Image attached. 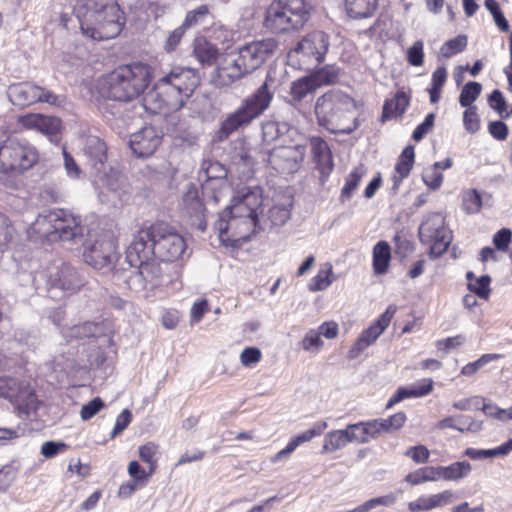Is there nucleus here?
Returning a JSON list of instances; mask_svg holds the SVG:
<instances>
[{"label": "nucleus", "mask_w": 512, "mask_h": 512, "mask_svg": "<svg viewBox=\"0 0 512 512\" xmlns=\"http://www.w3.org/2000/svg\"><path fill=\"white\" fill-rule=\"evenodd\" d=\"M200 84L198 72L189 67H174L158 79L144 94L142 106L150 114H168L179 111Z\"/></svg>", "instance_id": "nucleus-1"}, {"label": "nucleus", "mask_w": 512, "mask_h": 512, "mask_svg": "<svg viewBox=\"0 0 512 512\" xmlns=\"http://www.w3.org/2000/svg\"><path fill=\"white\" fill-rule=\"evenodd\" d=\"M82 34L94 41L117 37L126 17L117 0H76L73 6Z\"/></svg>", "instance_id": "nucleus-2"}, {"label": "nucleus", "mask_w": 512, "mask_h": 512, "mask_svg": "<svg viewBox=\"0 0 512 512\" xmlns=\"http://www.w3.org/2000/svg\"><path fill=\"white\" fill-rule=\"evenodd\" d=\"M185 251L184 238L164 222L140 229L130 242L132 259H139L141 252L146 253L144 257L157 256L162 262H174L180 259Z\"/></svg>", "instance_id": "nucleus-3"}, {"label": "nucleus", "mask_w": 512, "mask_h": 512, "mask_svg": "<svg viewBox=\"0 0 512 512\" xmlns=\"http://www.w3.org/2000/svg\"><path fill=\"white\" fill-rule=\"evenodd\" d=\"M153 78V69L142 62L121 65L97 82L99 94L106 99L130 102L141 96Z\"/></svg>", "instance_id": "nucleus-4"}, {"label": "nucleus", "mask_w": 512, "mask_h": 512, "mask_svg": "<svg viewBox=\"0 0 512 512\" xmlns=\"http://www.w3.org/2000/svg\"><path fill=\"white\" fill-rule=\"evenodd\" d=\"M355 110V100L337 89L320 96L315 104L319 125L333 134H350L358 128L359 121L354 116Z\"/></svg>", "instance_id": "nucleus-5"}, {"label": "nucleus", "mask_w": 512, "mask_h": 512, "mask_svg": "<svg viewBox=\"0 0 512 512\" xmlns=\"http://www.w3.org/2000/svg\"><path fill=\"white\" fill-rule=\"evenodd\" d=\"M27 234L35 241L78 242L83 239L84 227L79 216L57 208L40 213L28 227Z\"/></svg>", "instance_id": "nucleus-6"}, {"label": "nucleus", "mask_w": 512, "mask_h": 512, "mask_svg": "<svg viewBox=\"0 0 512 512\" xmlns=\"http://www.w3.org/2000/svg\"><path fill=\"white\" fill-rule=\"evenodd\" d=\"M271 81V77L267 75L265 81L252 94L245 97L235 111L226 116L216 132L217 141L228 139L230 135L250 125L269 109L275 93L271 89Z\"/></svg>", "instance_id": "nucleus-7"}, {"label": "nucleus", "mask_w": 512, "mask_h": 512, "mask_svg": "<svg viewBox=\"0 0 512 512\" xmlns=\"http://www.w3.org/2000/svg\"><path fill=\"white\" fill-rule=\"evenodd\" d=\"M145 253H139V259L130 256V245L126 250V262L129 268L114 269L112 280L118 286H124L136 292L153 290L161 284L163 272L160 260L157 256L144 257Z\"/></svg>", "instance_id": "nucleus-8"}, {"label": "nucleus", "mask_w": 512, "mask_h": 512, "mask_svg": "<svg viewBox=\"0 0 512 512\" xmlns=\"http://www.w3.org/2000/svg\"><path fill=\"white\" fill-rule=\"evenodd\" d=\"M33 284L39 295H46L51 299H61L77 292L84 286L85 281L76 268L62 263L37 271L33 278Z\"/></svg>", "instance_id": "nucleus-9"}, {"label": "nucleus", "mask_w": 512, "mask_h": 512, "mask_svg": "<svg viewBox=\"0 0 512 512\" xmlns=\"http://www.w3.org/2000/svg\"><path fill=\"white\" fill-rule=\"evenodd\" d=\"M304 0H273L265 11L264 27L274 34L299 30L309 20Z\"/></svg>", "instance_id": "nucleus-10"}, {"label": "nucleus", "mask_w": 512, "mask_h": 512, "mask_svg": "<svg viewBox=\"0 0 512 512\" xmlns=\"http://www.w3.org/2000/svg\"><path fill=\"white\" fill-rule=\"evenodd\" d=\"M39 161V152L25 139L8 137L0 144V172L20 175Z\"/></svg>", "instance_id": "nucleus-11"}, {"label": "nucleus", "mask_w": 512, "mask_h": 512, "mask_svg": "<svg viewBox=\"0 0 512 512\" xmlns=\"http://www.w3.org/2000/svg\"><path fill=\"white\" fill-rule=\"evenodd\" d=\"M262 200L257 193L247 192L242 199L233 206L226 207L219 214V218L215 223V229L219 233L221 240L229 229L239 222L255 228L258 222V208L261 206Z\"/></svg>", "instance_id": "nucleus-12"}, {"label": "nucleus", "mask_w": 512, "mask_h": 512, "mask_svg": "<svg viewBox=\"0 0 512 512\" xmlns=\"http://www.w3.org/2000/svg\"><path fill=\"white\" fill-rule=\"evenodd\" d=\"M418 235L420 242L429 246L428 255L432 260L446 253L453 239L452 231L440 213L427 215L419 226Z\"/></svg>", "instance_id": "nucleus-13"}, {"label": "nucleus", "mask_w": 512, "mask_h": 512, "mask_svg": "<svg viewBox=\"0 0 512 512\" xmlns=\"http://www.w3.org/2000/svg\"><path fill=\"white\" fill-rule=\"evenodd\" d=\"M0 398L10 401L21 417L35 414L39 400L34 389L26 381L11 376H0Z\"/></svg>", "instance_id": "nucleus-14"}, {"label": "nucleus", "mask_w": 512, "mask_h": 512, "mask_svg": "<svg viewBox=\"0 0 512 512\" xmlns=\"http://www.w3.org/2000/svg\"><path fill=\"white\" fill-rule=\"evenodd\" d=\"M330 46L329 36L323 31H314L303 37L289 52L290 58H297L299 66L310 70L325 60Z\"/></svg>", "instance_id": "nucleus-15"}, {"label": "nucleus", "mask_w": 512, "mask_h": 512, "mask_svg": "<svg viewBox=\"0 0 512 512\" xmlns=\"http://www.w3.org/2000/svg\"><path fill=\"white\" fill-rule=\"evenodd\" d=\"M84 261L96 270L104 272L114 268L119 259L117 243L111 234L99 235L96 239L88 240L84 246Z\"/></svg>", "instance_id": "nucleus-16"}, {"label": "nucleus", "mask_w": 512, "mask_h": 512, "mask_svg": "<svg viewBox=\"0 0 512 512\" xmlns=\"http://www.w3.org/2000/svg\"><path fill=\"white\" fill-rule=\"evenodd\" d=\"M306 154L303 144L278 145L263 153L262 160L267 162L275 171L293 174L300 168Z\"/></svg>", "instance_id": "nucleus-17"}, {"label": "nucleus", "mask_w": 512, "mask_h": 512, "mask_svg": "<svg viewBox=\"0 0 512 512\" xmlns=\"http://www.w3.org/2000/svg\"><path fill=\"white\" fill-rule=\"evenodd\" d=\"M278 42L274 38L253 41L238 49V56L249 73L258 69L275 52Z\"/></svg>", "instance_id": "nucleus-18"}, {"label": "nucleus", "mask_w": 512, "mask_h": 512, "mask_svg": "<svg viewBox=\"0 0 512 512\" xmlns=\"http://www.w3.org/2000/svg\"><path fill=\"white\" fill-rule=\"evenodd\" d=\"M162 133L156 127L149 125L132 133L129 145L134 155L139 158L149 157L154 154L162 142Z\"/></svg>", "instance_id": "nucleus-19"}, {"label": "nucleus", "mask_w": 512, "mask_h": 512, "mask_svg": "<svg viewBox=\"0 0 512 512\" xmlns=\"http://www.w3.org/2000/svg\"><path fill=\"white\" fill-rule=\"evenodd\" d=\"M94 182L100 188H106L109 192L113 193L120 201L128 193L129 185L125 176L114 168L106 170V166L98 173H93Z\"/></svg>", "instance_id": "nucleus-20"}, {"label": "nucleus", "mask_w": 512, "mask_h": 512, "mask_svg": "<svg viewBox=\"0 0 512 512\" xmlns=\"http://www.w3.org/2000/svg\"><path fill=\"white\" fill-rule=\"evenodd\" d=\"M83 155L86 158L87 165L92 169L91 174L98 173L106 166L107 146L99 137L89 135L84 141Z\"/></svg>", "instance_id": "nucleus-21"}, {"label": "nucleus", "mask_w": 512, "mask_h": 512, "mask_svg": "<svg viewBox=\"0 0 512 512\" xmlns=\"http://www.w3.org/2000/svg\"><path fill=\"white\" fill-rule=\"evenodd\" d=\"M249 74L238 54L225 57L217 67V81L221 86H229Z\"/></svg>", "instance_id": "nucleus-22"}, {"label": "nucleus", "mask_w": 512, "mask_h": 512, "mask_svg": "<svg viewBox=\"0 0 512 512\" xmlns=\"http://www.w3.org/2000/svg\"><path fill=\"white\" fill-rule=\"evenodd\" d=\"M41 86L31 82H20L8 87L7 95L11 103L19 107H27L39 102L38 93Z\"/></svg>", "instance_id": "nucleus-23"}, {"label": "nucleus", "mask_w": 512, "mask_h": 512, "mask_svg": "<svg viewBox=\"0 0 512 512\" xmlns=\"http://www.w3.org/2000/svg\"><path fill=\"white\" fill-rule=\"evenodd\" d=\"M295 134L296 128L287 122L267 121L262 124V137L266 143L278 141L279 145H283L291 141Z\"/></svg>", "instance_id": "nucleus-24"}, {"label": "nucleus", "mask_w": 512, "mask_h": 512, "mask_svg": "<svg viewBox=\"0 0 512 512\" xmlns=\"http://www.w3.org/2000/svg\"><path fill=\"white\" fill-rule=\"evenodd\" d=\"M454 494L451 490H444L429 496H420L409 502L408 509L411 512L429 511L437 507L448 505L453 501Z\"/></svg>", "instance_id": "nucleus-25"}, {"label": "nucleus", "mask_w": 512, "mask_h": 512, "mask_svg": "<svg viewBox=\"0 0 512 512\" xmlns=\"http://www.w3.org/2000/svg\"><path fill=\"white\" fill-rule=\"evenodd\" d=\"M351 443L366 444L381 435L376 419L347 425Z\"/></svg>", "instance_id": "nucleus-26"}, {"label": "nucleus", "mask_w": 512, "mask_h": 512, "mask_svg": "<svg viewBox=\"0 0 512 512\" xmlns=\"http://www.w3.org/2000/svg\"><path fill=\"white\" fill-rule=\"evenodd\" d=\"M61 333L67 341L89 337H100L104 334V323L86 321L71 327L62 328Z\"/></svg>", "instance_id": "nucleus-27"}, {"label": "nucleus", "mask_w": 512, "mask_h": 512, "mask_svg": "<svg viewBox=\"0 0 512 512\" xmlns=\"http://www.w3.org/2000/svg\"><path fill=\"white\" fill-rule=\"evenodd\" d=\"M436 427L440 430L447 428L455 429L461 433L464 432H479L482 429V423L472 420L470 416L458 415L449 416L438 421Z\"/></svg>", "instance_id": "nucleus-28"}, {"label": "nucleus", "mask_w": 512, "mask_h": 512, "mask_svg": "<svg viewBox=\"0 0 512 512\" xmlns=\"http://www.w3.org/2000/svg\"><path fill=\"white\" fill-rule=\"evenodd\" d=\"M409 103V96L404 91H397L393 98L385 101L382 111V120L386 121L401 116L406 111Z\"/></svg>", "instance_id": "nucleus-29"}, {"label": "nucleus", "mask_w": 512, "mask_h": 512, "mask_svg": "<svg viewBox=\"0 0 512 512\" xmlns=\"http://www.w3.org/2000/svg\"><path fill=\"white\" fill-rule=\"evenodd\" d=\"M378 0H345V9L353 19H365L374 15Z\"/></svg>", "instance_id": "nucleus-30"}, {"label": "nucleus", "mask_w": 512, "mask_h": 512, "mask_svg": "<svg viewBox=\"0 0 512 512\" xmlns=\"http://www.w3.org/2000/svg\"><path fill=\"white\" fill-rule=\"evenodd\" d=\"M193 53L202 65L214 64L219 56L218 48L204 37L195 38Z\"/></svg>", "instance_id": "nucleus-31"}, {"label": "nucleus", "mask_w": 512, "mask_h": 512, "mask_svg": "<svg viewBox=\"0 0 512 512\" xmlns=\"http://www.w3.org/2000/svg\"><path fill=\"white\" fill-rule=\"evenodd\" d=\"M351 443L348 428L329 431L324 437L322 453H333Z\"/></svg>", "instance_id": "nucleus-32"}, {"label": "nucleus", "mask_w": 512, "mask_h": 512, "mask_svg": "<svg viewBox=\"0 0 512 512\" xmlns=\"http://www.w3.org/2000/svg\"><path fill=\"white\" fill-rule=\"evenodd\" d=\"M391 259V249L386 241H379L373 248V270L382 275L387 272Z\"/></svg>", "instance_id": "nucleus-33"}, {"label": "nucleus", "mask_w": 512, "mask_h": 512, "mask_svg": "<svg viewBox=\"0 0 512 512\" xmlns=\"http://www.w3.org/2000/svg\"><path fill=\"white\" fill-rule=\"evenodd\" d=\"M472 470L468 461H457L448 466H440L441 480L459 481L466 478Z\"/></svg>", "instance_id": "nucleus-34"}, {"label": "nucleus", "mask_w": 512, "mask_h": 512, "mask_svg": "<svg viewBox=\"0 0 512 512\" xmlns=\"http://www.w3.org/2000/svg\"><path fill=\"white\" fill-rule=\"evenodd\" d=\"M36 131L47 136L51 142L57 144L60 141L61 120L55 116L42 114L40 124Z\"/></svg>", "instance_id": "nucleus-35"}, {"label": "nucleus", "mask_w": 512, "mask_h": 512, "mask_svg": "<svg viewBox=\"0 0 512 512\" xmlns=\"http://www.w3.org/2000/svg\"><path fill=\"white\" fill-rule=\"evenodd\" d=\"M403 400L408 398H419L428 395L433 390L432 379H422L410 386H403L398 388Z\"/></svg>", "instance_id": "nucleus-36"}, {"label": "nucleus", "mask_w": 512, "mask_h": 512, "mask_svg": "<svg viewBox=\"0 0 512 512\" xmlns=\"http://www.w3.org/2000/svg\"><path fill=\"white\" fill-rule=\"evenodd\" d=\"M339 75V70L334 65H326L310 74L311 79L313 80L316 87H321L323 85L334 84Z\"/></svg>", "instance_id": "nucleus-37"}, {"label": "nucleus", "mask_w": 512, "mask_h": 512, "mask_svg": "<svg viewBox=\"0 0 512 512\" xmlns=\"http://www.w3.org/2000/svg\"><path fill=\"white\" fill-rule=\"evenodd\" d=\"M317 89L310 75L294 81L290 88V95L296 101L303 100L308 94Z\"/></svg>", "instance_id": "nucleus-38"}, {"label": "nucleus", "mask_w": 512, "mask_h": 512, "mask_svg": "<svg viewBox=\"0 0 512 512\" xmlns=\"http://www.w3.org/2000/svg\"><path fill=\"white\" fill-rule=\"evenodd\" d=\"M396 312L395 306H388L384 313L380 315V317L370 325L366 330L368 334L371 335L372 340H376L383 331L389 326L393 315Z\"/></svg>", "instance_id": "nucleus-39"}, {"label": "nucleus", "mask_w": 512, "mask_h": 512, "mask_svg": "<svg viewBox=\"0 0 512 512\" xmlns=\"http://www.w3.org/2000/svg\"><path fill=\"white\" fill-rule=\"evenodd\" d=\"M414 147L409 145L404 148L395 165V172L402 177H408L414 165Z\"/></svg>", "instance_id": "nucleus-40"}, {"label": "nucleus", "mask_w": 512, "mask_h": 512, "mask_svg": "<svg viewBox=\"0 0 512 512\" xmlns=\"http://www.w3.org/2000/svg\"><path fill=\"white\" fill-rule=\"evenodd\" d=\"M482 91V85L478 82L470 81L466 83L460 93L459 103L462 107H473L472 103L479 97Z\"/></svg>", "instance_id": "nucleus-41"}, {"label": "nucleus", "mask_w": 512, "mask_h": 512, "mask_svg": "<svg viewBox=\"0 0 512 512\" xmlns=\"http://www.w3.org/2000/svg\"><path fill=\"white\" fill-rule=\"evenodd\" d=\"M406 419L407 418L404 412H398L389 416L388 418H379L376 420L381 434H384L391 433L402 428L406 422Z\"/></svg>", "instance_id": "nucleus-42"}, {"label": "nucleus", "mask_w": 512, "mask_h": 512, "mask_svg": "<svg viewBox=\"0 0 512 512\" xmlns=\"http://www.w3.org/2000/svg\"><path fill=\"white\" fill-rule=\"evenodd\" d=\"M501 358H503L502 354H497V353L483 354L476 361L470 362V363L466 364L465 366H463L460 373L463 376H468V377L473 376L474 374H476L478 372L479 369H481L488 363H490L492 361L499 360Z\"/></svg>", "instance_id": "nucleus-43"}, {"label": "nucleus", "mask_w": 512, "mask_h": 512, "mask_svg": "<svg viewBox=\"0 0 512 512\" xmlns=\"http://www.w3.org/2000/svg\"><path fill=\"white\" fill-rule=\"evenodd\" d=\"M183 203L187 212L191 215H194L198 218L203 215L205 207L198 196V191L196 188L193 187L184 195Z\"/></svg>", "instance_id": "nucleus-44"}, {"label": "nucleus", "mask_w": 512, "mask_h": 512, "mask_svg": "<svg viewBox=\"0 0 512 512\" xmlns=\"http://www.w3.org/2000/svg\"><path fill=\"white\" fill-rule=\"evenodd\" d=\"M332 274V266L330 264H326V268H321L318 273L310 280L308 288L312 292L322 291L328 288L332 280L330 279V275Z\"/></svg>", "instance_id": "nucleus-45"}, {"label": "nucleus", "mask_w": 512, "mask_h": 512, "mask_svg": "<svg viewBox=\"0 0 512 512\" xmlns=\"http://www.w3.org/2000/svg\"><path fill=\"white\" fill-rule=\"evenodd\" d=\"M209 8L207 5H200L199 7L188 11L182 25L188 30L192 27L203 24L209 17Z\"/></svg>", "instance_id": "nucleus-46"}, {"label": "nucleus", "mask_w": 512, "mask_h": 512, "mask_svg": "<svg viewBox=\"0 0 512 512\" xmlns=\"http://www.w3.org/2000/svg\"><path fill=\"white\" fill-rule=\"evenodd\" d=\"M363 175L364 171L361 168H355L351 171V173L346 178L345 184L341 190V201L344 202L351 198L353 192L358 187Z\"/></svg>", "instance_id": "nucleus-47"}, {"label": "nucleus", "mask_w": 512, "mask_h": 512, "mask_svg": "<svg viewBox=\"0 0 512 512\" xmlns=\"http://www.w3.org/2000/svg\"><path fill=\"white\" fill-rule=\"evenodd\" d=\"M467 46V36L458 35L457 37L446 41L440 48V53L445 58H450L461 53Z\"/></svg>", "instance_id": "nucleus-48"}, {"label": "nucleus", "mask_w": 512, "mask_h": 512, "mask_svg": "<svg viewBox=\"0 0 512 512\" xmlns=\"http://www.w3.org/2000/svg\"><path fill=\"white\" fill-rule=\"evenodd\" d=\"M482 198L476 189L464 192L462 197V208L467 214H476L481 210Z\"/></svg>", "instance_id": "nucleus-49"}, {"label": "nucleus", "mask_w": 512, "mask_h": 512, "mask_svg": "<svg viewBox=\"0 0 512 512\" xmlns=\"http://www.w3.org/2000/svg\"><path fill=\"white\" fill-rule=\"evenodd\" d=\"M490 284L491 277L489 275H482L475 278L474 282L468 283L467 288L479 298L488 300L491 293Z\"/></svg>", "instance_id": "nucleus-50"}, {"label": "nucleus", "mask_w": 512, "mask_h": 512, "mask_svg": "<svg viewBox=\"0 0 512 512\" xmlns=\"http://www.w3.org/2000/svg\"><path fill=\"white\" fill-rule=\"evenodd\" d=\"M376 340H372L371 335L368 334L367 330L365 329L356 342L353 344V346L350 348L348 352V358L349 359H356L360 356V354L367 349L371 344H373Z\"/></svg>", "instance_id": "nucleus-51"}, {"label": "nucleus", "mask_w": 512, "mask_h": 512, "mask_svg": "<svg viewBox=\"0 0 512 512\" xmlns=\"http://www.w3.org/2000/svg\"><path fill=\"white\" fill-rule=\"evenodd\" d=\"M316 163V168L321 174V182L324 183L334 168L333 158L331 151L329 153H326L323 156H319L318 158L314 159Z\"/></svg>", "instance_id": "nucleus-52"}, {"label": "nucleus", "mask_w": 512, "mask_h": 512, "mask_svg": "<svg viewBox=\"0 0 512 512\" xmlns=\"http://www.w3.org/2000/svg\"><path fill=\"white\" fill-rule=\"evenodd\" d=\"M463 125L467 132L474 134L480 129V119L476 107H468L463 113Z\"/></svg>", "instance_id": "nucleus-53"}, {"label": "nucleus", "mask_w": 512, "mask_h": 512, "mask_svg": "<svg viewBox=\"0 0 512 512\" xmlns=\"http://www.w3.org/2000/svg\"><path fill=\"white\" fill-rule=\"evenodd\" d=\"M39 102L47 103L55 107H64L67 99L64 95L56 94L51 90L41 87V92L38 93Z\"/></svg>", "instance_id": "nucleus-54"}, {"label": "nucleus", "mask_w": 512, "mask_h": 512, "mask_svg": "<svg viewBox=\"0 0 512 512\" xmlns=\"http://www.w3.org/2000/svg\"><path fill=\"white\" fill-rule=\"evenodd\" d=\"M327 427L328 424L326 421L316 422L312 428L298 434L294 438L296 439L297 443L301 445L305 442L310 441L316 436H320Z\"/></svg>", "instance_id": "nucleus-55"}, {"label": "nucleus", "mask_w": 512, "mask_h": 512, "mask_svg": "<svg viewBox=\"0 0 512 512\" xmlns=\"http://www.w3.org/2000/svg\"><path fill=\"white\" fill-rule=\"evenodd\" d=\"M488 104L494 111H496L500 115V117L503 118L509 116L508 113L506 115L503 114L506 111L507 104L500 90L495 89L492 91V93L488 97Z\"/></svg>", "instance_id": "nucleus-56"}, {"label": "nucleus", "mask_w": 512, "mask_h": 512, "mask_svg": "<svg viewBox=\"0 0 512 512\" xmlns=\"http://www.w3.org/2000/svg\"><path fill=\"white\" fill-rule=\"evenodd\" d=\"M15 230L10 219L0 212V248L6 246L12 239Z\"/></svg>", "instance_id": "nucleus-57"}, {"label": "nucleus", "mask_w": 512, "mask_h": 512, "mask_svg": "<svg viewBox=\"0 0 512 512\" xmlns=\"http://www.w3.org/2000/svg\"><path fill=\"white\" fill-rule=\"evenodd\" d=\"M105 403L100 397H95L88 403L84 404L80 411L82 420L86 421L94 417L102 408Z\"/></svg>", "instance_id": "nucleus-58"}, {"label": "nucleus", "mask_w": 512, "mask_h": 512, "mask_svg": "<svg viewBox=\"0 0 512 512\" xmlns=\"http://www.w3.org/2000/svg\"><path fill=\"white\" fill-rule=\"evenodd\" d=\"M512 241V231L509 228H502L493 236V244L498 251L506 252Z\"/></svg>", "instance_id": "nucleus-59"}, {"label": "nucleus", "mask_w": 512, "mask_h": 512, "mask_svg": "<svg viewBox=\"0 0 512 512\" xmlns=\"http://www.w3.org/2000/svg\"><path fill=\"white\" fill-rule=\"evenodd\" d=\"M404 455L411 458L417 464H424L428 462L430 452L424 445H416L408 448Z\"/></svg>", "instance_id": "nucleus-60"}, {"label": "nucleus", "mask_w": 512, "mask_h": 512, "mask_svg": "<svg viewBox=\"0 0 512 512\" xmlns=\"http://www.w3.org/2000/svg\"><path fill=\"white\" fill-rule=\"evenodd\" d=\"M186 31L187 29L182 24L179 27L175 28L173 31H171L163 46L165 51H175L178 45L180 44L182 38L184 37Z\"/></svg>", "instance_id": "nucleus-61"}, {"label": "nucleus", "mask_w": 512, "mask_h": 512, "mask_svg": "<svg viewBox=\"0 0 512 512\" xmlns=\"http://www.w3.org/2000/svg\"><path fill=\"white\" fill-rule=\"evenodd\" d=\"M423 182L432 190L438 189L443 182L442 173L432 166L426 169L422 175Z\"/></svg>", "instance_id": "nucleus-62"}, {"label": "nucleus", "mask_w": 512, "mask_h": 512, "mask_svg": "<svg viewBox=\"0 0 512 512\" xmlns=\"http://www.w3.org/2000/svg\"><path fill=\"white\" fill-rule=\"evenodd\" d=\"M68 445L62 441H46L41 446V454L45 458H53L57 454L65 451Z\"/></svg>", "instance_id": "nucleus-63"}, {"label": "nucleus", "mask_w": 512, "mask_h": 512, "mask_svg": "<svg viewBox=\"0 0 512 512\" xmlns=\"http://www.w3.org/2000/svg\"><path fill=\"white\" fill-rule=\"evenodd\" d=\"M408 62L412 66H421L424 62L423 42L418 40L408 49Z\"/></svg>", "instance_id": "nucleus-64"}]
</instances>
